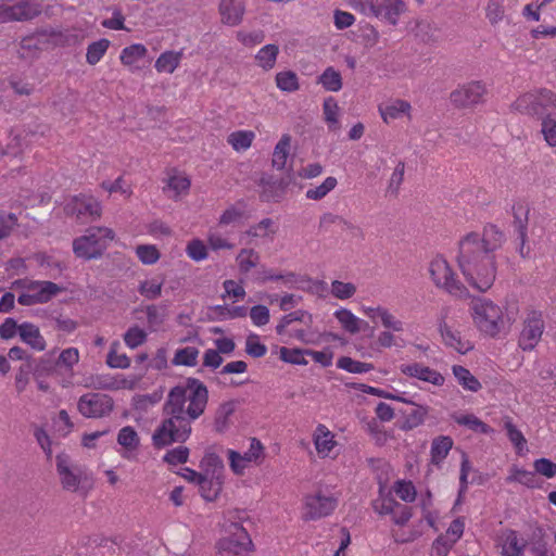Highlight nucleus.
<instances>
[{"instance_id":"nucleus-58","label":"nucleus","mask_w":556,"mask_h":556,"mask_svg":"<svg viewBox=\"0 0 556 556\" xmlns=\"http://www.w3.org/2000/svg\"><path fill=\"white\" fill-rule=\"evenodd\" d=\"M110 47L108 39H99L90 43L87 48L86 61L90 65H96L104 56Z\"/></svg>"},{"instance_id":"nucleus-23","label":"nucleus","mask_w":556,"mask_h":556,"mask_svg":"<svg viewBox=\"0 0 556 556\" xmlns=\"http://www.w3.org/2000/svg\"><path fill=\"white\" fill-rule=\"evenodd\" d=\"M147 55L148 49L144 45L132 43L121 51L119 61L130 73H138L143 68Z\"/></svg>"},{"instance_id":"nucleus-39","label":"nucleus","mask_w":556,"mask_h":556,"mask_svg":"<svg viewBox=\"0 0 556 556\" xmlns=\"http://www.w3.org/2000/svg\"><path fill=\"white\" fill-rule=\"evenodd\" d=\"M290 147L291 136L288 134L282 135L273 152L271 163L276 169L281 170L285 168L290 154Z\"/></svg>"},{"instance_id":"nucleus-16","label":"nucleus","mask_w":556,"mask_h":556,"mask_svg":"<svg viewBox=\"0 0 556 556\" xmlns=\"http://www.w3.org/2000/svg\"><path fill=\"white\" fill-rule=\"evenodd\" d=\"M67 214L76 216L78 219H94L100 217L101 203L92 195L80 194L73 197L65 205Z\"/></svg>"},{"instance_id":"nucleus-63","label":"nucleus","mask_w":556,"mask_h":556,"mask_svg":"<svg viewBox=\"0 0 556 556\" xmlns=\"http://www.w3.org/2000/svg\"><path fill=\"white\" fill-rule=\"evenodd\" d=\"M118 346V341H114L111 344V349L106 357V364L111 368L126 369L130 366V358L126 354L117 353Z\"/></svg>"},{"instance_id":"nucleus-41","label":"nucleus","mask_w":556,"mask_h":556,"mask_svg":"<svg viewBox=\"0 0 556 556\" xmlns=\"http://www.w3.org/2000/svg\"><path fill=\"white\" fill-rule=\"evenodd\" d=\"M504 428L511 444L516 448V453L523 456L528 452L527 440L522 432L513 424L509 417L504 419Z\"/></svg>"},{"instance_id":"nucleus-24","label":"nucleus","mask_w":556,"mask_h":556,"mask_svg":"<svg viewBox=\"0 0 556 556\" xmlns=\"http://www.w3.org/2000/svg\"><path fill=\"white\" fill-rule=\"evenodd\" d=\"M218 13L224 25L237 26L243 21L245 2L244 0H220Z\"/></svg>"},{"instance_id":"nucleus-54","label":"nucleus","mask_w":556,"mask_h":556,"mask_svg":"<svg viewBox=\"0 0 556 556\" xmlns=\"http://www.w3.org/2000/svg\"><path fill=\"white\" fill-rule=\"evenodd\" d=\"M337 185H338L337 178L329 176L320 185L308 188L305 192V197L308 200H314V201L321 200L328 193H330L337 187Z\"/></svg>"},{"instance_id":"nucleus-19","label":"nucleus","mask_w":556,"mask_h":556,"mask_svg":"<svg viewBox=\"0 0 556 556\" xmlns=\"http://www.w3.org/2000/svg\"><path fill=\"white\" fill-rule=\"evenodd\" d=\"M486 92L481 81H470L451 93V100L457 106H471L482 101Z\"/></svg>"},{"instance_id":"nucleus-51","label":"nucleus","mask_w":556,"mask_h":556,"mask_svg":"<svg viewBox=\"0 0 556 556\" xmlns=\"http://www.w3.org/2000/svg\"><path fill=\"white\" fill-rule=\"evenodd\" d=\"M79 362V352L76 348H67L63 350L55 363L54 372H59L61 369L72 372L73 367Z\"/></svg>"},{"instance_id":"nucleus-38","label":"nucleus","mask_w":556,"mask_h":556,"mask_svg":"<svg viewBox=\"0 0 556 556\" xmlns=\"http://www.w3.org/2000/svg\"><path fill=\"white\" fill-rule=\"evenodd\" d=\"M163 285L162 276L148 277L140 281L138 292L147 300H156L162 294Z\"/></svg>"},{"instance_id":"nucleus-53","label":"nucleus","mask_w":556,"mask_h":556,"mask_svg":"<svg viewBox=\"0 0 556 556\" xmlns=\"http://www.w3.org/2000/svg\"><path fill=\"white\" fill-rule=\"evenodd\" d=\"M198 357H199V350L195 346H186V348L176 350L172 363L175 366L193 367L198 363Z\"/></svg>"},{"instance_id":"nucleus-10","label":"nucleus","mask_w":556,"mask_h":556,"mask_svg":"<svg viewBox=\"0 0 556 556\" xmlns=\"http://www.w3.org/2000/svg\"><path fill=\"white\" fill-rule=\"evenodd\" d=\"M13 288L22 289L17 302L24 306L46 303L60 291V288L50 281L16 280L13 282Z\"/></svg>"},{"instance_id":"nucleus-12","label":"nucleus","mask_w":556,"mask_h":556,"mask_svg":"<svg viewBox=\"0 0 556 556\" xmlns=\"http://www.w3.org/2000/svg\"><path fill=\"white\" fill-rule=\"evenodd\" d=\"M333 494L318 490L305 496L303 515L305 519L316 520L330 515L337 507Z\"/></svg>"},{"instance_id":"nucleus-50","label":"nucleus","mask_w":556,"mask_h":556,"mask_svg":"<svg viewBox=\"0 0 556 556\" xmlns=\"http://www.w3.org/2000/svg\"><path fill=\"white\" fill-rule=\"evenodd\" d=\"M200 467L203 476H224V464L215 453H206Z\"/></svg>"},{"instance_id":"nucleus-22","label":"nucleus","mask_w":556,"mask_h":556,"mask_svg":"<svg viewBox=\"0 0 556 556\" xmlns=\"http://www.w3.org/2000/svg\"><path fill=\"white\" fill-rule=\"evenodd\" d=\"M313 443L317 455L320 458L333 457L334 450L338 442L334 439V433L323 424L317 425L313 432Z\"/></svg>"},{"instance_id":"nucleus-27","label":"nucleus","mask_w":556,"mask_h":556,"mask_svg":"<svg viewBox=\"0 0 556 556\" xmlns=\"http://www.w3.org/2000/svg\"><path fill=\"white\" fill-rule=\"evenodd\" d=\"M500 546L503 556H521L527 541L514 530H506L500 536Z\"/></svg>"},{"instance_id":"nucleus-57","label":"nucleus","mask_w":556,"mask_h":556,"mask_svg":"<svg viewBox=\"0 0 556 556\" xmlns=\"http://www.w3.org/2000/svg\"><path fill=\"white\" fill-rule=\"evenodd\" d=\"M507 481L508 482H518L528 488L539 486V483H538V480L535 477V472H532V471H529V470H526L522 468H518V467H513L510 469V475L507 477Z\"/></svg>"},{"instance_id":"nucleus-29","label":"nucleus","mask_w":556,"mask_h":556,"mask_svg":"<svg viewBox=\"0 0 556 556\" xmlns=\"http://www.w3.org/2000/svg\"><path fill=\"white\" fill-rule=\"evenodd\" d=\"M440 332L445 345L460 354H466L473 349L469 340L462 338L460 333L452 329L447 324L440 326Z\"/></svg>"},{"instance_id":"nucleus-18","label":"nucleus","mask_w":556,"mask_h":556,"mask_svg":"<svg viewBox=\"0 0 556 556\" xmlns=\"http://www.w3.org/2000/svg\"><path fill=\"white\" fill-rule=\"evenodd\" d=\"M402 375L430 383L435 387H442L445 378L438 370L418 362L402 363L399 367Z\"/></svg>"},{"instance_id":"nucleus-15","label":"nucleus","mask_w":556,"mask_h":556,"mask_svg":"<svg viewBox=\"0 0 556 556\" xmlns=\"http://www.w3.org/2000/svg\"><path fill=\"white\" fill-rule=\"evenodd\" d=\"M544 331V321L541 313L531 312L525 320L520 332L518 345L523 351L533 350L540 342Z\"/></svg>"},{"instance_id":"nucleus-31","label":"nucleus","mask_w":556,"mask_h":556,"mask_svg":"<svg viewBox=\"0 0 556 556\" xmlns=\"http://www.w3.org/2000/svg\"><path fill=\"white\" fill-rule=\"evenodd\" d=\"M18 336L21 340L36 351L46 349V340L41 336L39 328L31 323H23L18 326Z\"/></svg>"},{"instance_id":"nucleus-13","label":"nucleus","mask_w":556,"mask_h":556,"mask_svg":"<svg viewBox=\"0 0 556 556\" xmlns=\"http://www.w3.org/2000/svg\"><path fill=\"white\" fill-rule=\"evenodd\" d=\"M252 541L247 530L237 523L231 526L230 536L220 540V556H250Z\"/></svg>"},{"instance_id":"nucleus-34","label":"nucleus","mask_w":556,"mask_h":556,"mask_svg":"<svg viewBox=\"0 0 556 556\" xmlns=\"http://www.w3.org/2000/svg\"><path fill=\"white\" fill-rule=\"evenodd\" d=\"M261 255L251 248H244L236 256V263L241 275L248 276L252 269H257L261 265Z\"/></svg>"},{"instance_id":"nucleus-45","label":"nucleus","mask_w":556,"mask_h":556,"mask_svg":"<svg viewBox=\"0 0 556 556\" xmlns=\"http://www.w3.org/2000/svg\"><path fill=\"white\" fill-rule=\"evenodd\" d=\"M41 12V5L33 0L21 1L13 5L14 21H26L36 17Z\"/></svg>"},{"instance_id":"nucleus-43","label":"nucleus","mask_w":556,"mask_h":556,"mask_svg":"<svg viewBox=\"0 0 556 556\" xmlns=\"http://www.w3.org/2000/svg\"><path fill=\"white\" fill-rule=\"evenodd\" d=\"M453 419L456 424L467 427L478 433L489 434L493 432V429L490 426L484 424L473 414H454Z\"/></svg>"},{"instance_id":"nucleus-46","label":"nucleus","mask_w":556,"mask_h":556,"mask_svg":"<svg viewBox=\"0 0 556 556\" xmlns=\"http://www.w3.org/2000/svg\"><path fill=\"white\" fill-rule=\"evenodd\" d=\"M452 371L457 382L465 389L471 392H477L481 389L479 380L465 367L454 365Z\"/></svg>"},{"instance_id":"nucleus-36","label":"nucleus","mask_w":556,"mask_h":556,"mask_svg":"<svg viewBox=\"0 0 556 556\" xmlns=\"http://www.w3.org/2000/svg\"><path fill=\"white\" fill-rule=\"evenodd\" d=\"M279 54V48L277 45L269 43L263 46L255 54L254 60L258 67L263 71L268 72L276 65L277 58Z\"/></svg>"},{"instance_id":"nucleus-55","label":"nucleus","mask_w":556,"mask_h":556,"mask_svg":"<svg viewBox=\"0 0 556 556\" xmlns=\"http://www.w3.org/2000/svg\"><path fill=\"white\" fill-rule=\"evenodd\" d=\"M277 225L271 218H263L249 228L248 235L252 238H273L277 232Z\"/></svg>"},{"instance_id":"nucleus-30","label":"nucleus","mask_w":556,"mask_h":556,"mask_svg":"<svg viewBox=\"0 0 556 556\" xmlns=\"http://www.w3.org/2000/svg\"><path fill=\"white\" fill-rule=\"evenodd\" d=\"M294 323H301L304 326H311L314 324V316L304 309L293 311L279 319L278 324L276 325L277 334H287L288 329L291 328L292 324Z\"/></svg>"},{"instance_id":"nucleus-26","label":"nucleus","mask_w":556,"mask_h":556,"mask_svg":"<svg viewBox=\"0 0 556 556\" xmlns=\"http://www.w3.org/2000/svg\"><path fill=\"white\" fill-rule=\"evenodd\" d=\"M252 281L264 285L269 281H282L286 286L295 281V275L291 271H278L265 265H261L252 275Z\"/></svg>"},{"instance_id":"nucleus-6","label":"nucleus","mask_w":556,"mask_h":556,"mask_svg":"<svg viewBox=\"0 0 556 556\" xmlns=\"http://www.w3.org/2000/svg\"><path fill=\"white\" fill-rule=\"evenodd\" d=\"M114 239V232L106 227L89 228L85 235L73 242V251L77 257L91 260L98 258L106 250Z\"/></svg>"},{"instance_id":"nucleus-49","label":"nucleus","mask_w":556,"mask_h":556,"mask_svg":"<svg viewBox=\"0 0 556 556\" xmlns=\"http://www.w3.org/2000/svg\"><path fill=\"white\" fill-rule=\"evenodd\" d=\"M255 138V135L251 130H238L233 131L228 136V143L232 147V149L237 152H242L248 150L253 140Z\"/></svg>"},{"instance_id":"nucleus-14","label":"nucleus","mask_w":556,"mask_h":556,"mask_svg":"<svg viewBox=\"0 0 556 556\" xmlns=\"http://www.w3.org/2000/svg\"><path fill=\"white\" fill-rule=\"evenodd\" d=\"M114 403L111 396L101 393H87L77 403L79 413L86 418H101L109 415Z\"/></svg>"},{"instance_id":"nucleus-35","label":"nucleus","mask_w":556,"mask_h":556,"mask_svg":"<svg viewBox=\"0 0 556 556\" xmlns=\"http://www.w3.org/2000/svg\"><path fill=\"white\" fill-rule=\"evenodd\" d=\"M224 476H203L200 480V493L206 501H215L222 492Z\"/></svg>"},{"instance_id":"nucleus-62","label":"nucleus","mask_w":556,"mask_h":556,"mask_svg":"<svg viewBox=\"0 0 556 556\" xmlns=\"http://www.w3.org/2000/svg\"><path fill=\"white\" fill-rule=\"evenodd\" d=\"M485 17L491 25H497L505 17L504 0H489L485 5Z\"/></svg>"},{"instance_id":"nucleus-7","label":"nucleus","mask_w":556,"mask_h":556,"mask_svg":"<svg viewBox=\"0 0 556 556\" xmlns=\"http://www.w3.org/2000/svg\"><path fill=\"white\" fill-rule=\"evenodd\" d=\"M433 283L456 298H467L468 289L457 279L448 262L441 255L433 257L429 264Z\"/></svg>"},{"instance_id":"nucleus-5","label":"nucleus","mask_w":556,"mask_h":556,"mask_svg":"<svg viewBox=\"0 0 556 556\" xmlns=\"http://www.w3.org/2000/svg\"><path fill=\"white\" fill-rule=\"evenodd\" d=\"M56 471L62 488L68 492H75L86 496L93 488V479L81 467L71 463L66 454L56 455Z\"/></svg>"},{"instance_id":"nucleus-9","label":"nucleus","mask_w":556,"mask_h":556,"mask_svg":"<svg viewBox=\"0 0 556 556\" xmlns=\"http://www.w3.org/2000/svg\"><path fill=\"white\" fill-rule=\"evenodd\" d=\"M514 110L530 116L544 114L548 109L556 112V93L548 89H536L518 97Z\"/></svg>"},{"instance_id":"nucleus-44","label":"nucleus","mask_w":556,"mask_h":556,"mask_svg":"<svg viewBox=\"0 0 556 556\" xmlns=\"http://www.w3.org/2000/svg\"><path fill=\"white\" fill-rule=\"evenodd\" d=\"M317 83L330 92H338L342 89V76L334 67H327L318 77Z\"/></svg>"},{"instance_id":"nucleus-37","label":"nucleus","mask_w":556,"mask_h":556,"mask_svg":"<svg viewBox=\"0 0 556 556\" xmlns=\"http://www.w3.org/2000/svg\"><path fill=\"white\" fill-rule=\"evenodd\" d=\"M287 337L294 339L303 344L317 345L320 343V339L323 334L311 326H305L304 328H289L287 331Z\"/></svg>"},{"instance_id":"nucleus-52","label":"nucleus","mask_w":556,"mask_h":556,"mask_svg":"<svg viewBox=\"0 0 556 556\" xmlns=\"http://www.w3.org/2000/svg\"><path fill=\"white\" fill-rule=\"evenodd\" d=\"M276 86L285 92H294L299 90V77L293 71H281L276 74Z\"/></svg>"},{"instance_id":"nucleus-47","label":"nucleus","mask_w":556,"mask_h":556,"mask_svg":"<svg viewBox=\"0 0 556 556\" xmlns=\"http://www.w3.org/2000/svg\"><path fill=\"white\" fill-rule=\"evenodd\" d=\"M541 134L548 147H556V112H551L542 116Z\"/></svg>"},{"instance_id":"nucleus-60","label":"nucleus","mask_w":556,"mask_h":556,"mask_svg":"<svg viewBox=\"0 0 556 556\" xmlns=\"http://www.w3.org/2000/svg\"><path fill=\"white\" fill-rule=\"evenodd\" d=\"M357 288L352 282L333 280L330 286V293L338 300H349L355 295Z\"/></svg>"},{"instance_id":"nucleus-11","label":"nucleus","mask_w":556,"mask_h":556,"mask_svg":"<svg viewBox=\"0 0 556 556\" xmlns=\"http://www.w3.org/2000/svg\"><path fill=\"white\" fill-rule=\"evenodd\" d=\"M227 458L231 471L237 476H243L250 468L262 464L265 458V447L261 441L253 438L248 451L241 453L228 450Z\"/></svg>"},{"instance_id":"nucleus-21","label":"nucleus","mask_w":556,"mask_h":556,"mask_svg":"<svg viewBox=\"0 0 556 556\" xmlns=\"http://www.w3.org/2000/svg\"><path fill=\"white\" fill-rule=\"evenodd\" d=\"M378 112L386 124L402 117L412 119V105L408 101L402 99H391L388 102L379 104Z\"/></svg>"},{"instance_id":"nucleus-4","label":"nucleus","mask_w":556,"mask_h":556,"mask_svg":"<svg viewBox=\"0 0 556 556\" xmlns=\"http://www.w3.org/2000/svg\"><path fill=\"white\" fill-rule=\"evenodd\" d=\"M359 312L375 326L382 330L378 333L376 344L379 349H403L406 345L402 333L405 331V323L399 318L388 306L382 304H363Z\"/></svg>"},{"instance_id":"nucleus-59","label":"nucleus","mask_w":556,"mask_h":556,"mask_svg":"<svg viewBox=\"0 0 556 556\" xmlns=\"http://www.w3.org/2000/svg\"><path fill=\"white\" fill-rule=\"evenodd\" d=\"M515 225L519 232V237L523 240L526 226L528 222L529 207L525 202H516L511 206Z\"/></svg>"},{"instance_id":"nucleus-1","label":"nucleus","mask_w":556,"mask_h":556,"mask_svg":"<svg viewBox=\"0 0 556 556\" xmlns=\"http://www.w3.org/2000/svg\"><path fill=\"white\" fill-rule=\"evenodd\" d=\"M207 399L206 387L195 378L174 387L164 407L168 417L154 430L153 445L161 448L174 442H185L191 434V422L204 413Z\"/></svg>"},{"instance_id":"nucleus-32","label":"nucleus","mask_w":556,"mask_h":556,"mask_svg":"<svg viewBox=\"0 0 556 556\" xmlns=\"http://www.w3.org/2000/svg\"><path fill=\"white\" fill-rule=\"evenodd\" d=\"M182 51L166 50L155 60L154 67L160 74H173L180 65Z\"/></svg>"},{"instance_id":"nucleus-42","label":"nucleus","mask_w":556,"mask_h":556,"mask_svg":"<svg viewBox=\"0 0 556 556\" xmlns=\"http://www.w3.org/2000/svg\"><path fill=\"white\" fill-rule=\"evenodd\" d=\"M324 119L328 125L329 130L336 131L340 129V108L337 100L332 97H328L323 103Z\"/></svg>"},{"instance_id":"nucleus-48","label":"nucleus","mask_w":556,"mask_h":556,"mask_svg":"<svg viewBox=\"0 0 556 556\" xmlns=\"http://www.w3.org/2000/svg\"><path fill=\"white\" fill-rule=\"evenodd\" d=\"M307 351L308 350L305 349L281 346L279 348L278 354L279 358L285 363L305 366L308 364L305 358Z\"/></svg>"},{"instance_id":"nucleus-33","label":"nucleus","mask_w":556,"mask_h":556,"mask_svg":"<svg viewBox=\"0 0 556 556\" xmlns=\"http://www.w3.org/2000/svg\"><path fill=\"white\" fill-rule=\"evenodd\" d=\"M207 243L213 251L232 250L236 243L231 237V232L219 228L213 227L207 232Z\"/></svg>"},{"instance_id":"nucleus-3","label":"nucleus","mask_w":556,"mask_h":556,"mask_svg":"<svg viewBox=\"0 0 556 556\" xmlns=\"http://www.w3.org/2000/svg\"><path fill=\"white\" fill-rule=\"evenodd\" d=\"M476 329L488 338L506 334L516 320V313L488 298H475L469 306Z\"/></svg>"},{"instance_id":"nucleus-61","label":"nucleus","mask_w":556,"mask_h":556,"mask_svg":"<svg viewBox=\"0 0 556 556\" xmlns=\"http://www.w3.org/2000/svg\"><path fill=\"white\" fill-rule=\"evenodd\" d=\"M243 217L244 214L242 210L236 206H230L223 212L218 219L217 226L223 229L228 226L236 227L242 223Z\"/></svg>"},{"instance_id":"nucleus-25","label":"nucleus","mask_w":556,"mask_h":556,"mask_svg":"<svg viewBox=\"0 0 556 556\" xmlns=\"http://www.w3.org/2000/svg\"><path fill=\"white\" fill-rule=\"evenodd\" d=\"M139 381V376L116 374L114 376L99 378L98 382L93 383V386L110 391L134 390L137 388Z\"/></svg>"},{"instance_id":"nucleus-17","label":"nucleus","mask_w":556,"mask_h":556,"mask_svg":"<svg viewBox=\"0 0 556 556\" xmlns=\"http://www.w3.org/2000/svg\"><path fill=\"white\" fill-rule=\"evenodd\" d=\"M118 448L116 452L123 459L128 462H137L141 440L138 432L131 426L121 428L116 437Z\"/></svg>"},{"instance_id":"nucleus-64","label":"nucleus","mask_w":556,"mask_h":556,"mask_svg":"<svg viewBox=\"0 0 556 556\" xmlns=\"http://www.w3.org/2000/svg\"><path fill=\"white\" fill-rule=\"evenodd\" d=\"M136 255L144 265L157 263L161 253L154 244H140L136 248Z\"/></svg>"},{"instance_id":"nucleus-20","label":"nucleus","mask_w":556,"mask_h":556,"mask_svg":"<svg viewBox=\"0 0 556 556\" xmlns=\"http://www.w3.org/2000/svg\"><path fill=\"white\" fill-rule=\"evenodd\" d=\"M163 192L172 200L178 201L189 193L191 181L189 177L179 170L173 169L163 179Z\"/></svg>"},{"instance_id":"nucleus-56","label":"nucleus","mask_w":556,"mask_h":556,"mask_svg":"<svg viewBox=\"0 0 556 556\" xmlns=\"http://www.w3.org/2000/svg\"><path fill=\"white\" fill-rule=\"evenodd\" d=\"M337 367L351 374H365L374 369L371 363L359 362L349 356L340 357Z\"/></svg>"},{"instance_id":"nucleus-2","label":"nucleus","mask_w":556,"mask_h":556,"mask_svg":"<svg viewBox=\"0 0 556 556\" xmlns=\"http://www.w3.org/2000/svg\"><path fill=\"white\" fill-rule=\"evenodd\" d=\"M503 233L493 225L483 233H467L458 244L457 263L466 282L479 292H486L496 279L494 252L502 245Z\"/></svg>"},{"instance_id":"nucleus-40","label":"nucleus","mask_w":556,"mask_h":556,"mask_svg":"<svg viewBox=\"0 0 556 556\" xmlns=\"http://www.w3.org/2000/svg\"><path fill=\"white\" fill-rule=\"evenodd\" d=\"M453 446V440L447 435H440L431 443V463L434 465L441 464L448 455Z\"/></svg>"},{"instance_id":"nucleus-8","label":"nucleus","mask_w":556,"mask_h":556,"mask_svg":"<svg viewBox=\"0 0 556 556\" xmlns=\"http://www.w3.org/2000/svg\"><path fill=\"white\" fill-rule=\"evenodd\" d=\"M407 11L408 5L405 0H366L361 14L396 26Z\"/></svg>"},{"instance_id":"nucleus-28","label":"nucleus","mask_w":556,"mask_h":556,"mask_svg":"<svg viewBox=\"0 0 556 556\" xmlns=\"http://www.w3.org/2000/svg\"><path fill=\"white\" fill-rule=\"evenodd\" d=\"M333 317L339 323L341 328L350 333L356 334L368 324L361 317L356 316L351 309L345 307H340L334 311Z\"/></svg>"}]
</instances>
